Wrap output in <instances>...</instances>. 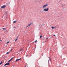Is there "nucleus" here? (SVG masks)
Here are the masks:
<instances>
[{
  "label": "nucleus",
  "instance_id": "obj_1",
  "mask_svg": "<svg viewBox=\"0 0 67 67\" xmlns=\"http://www.w3.org/2000/svg\"><path fill=\"white\" fill-rule=\"evenodd\" d=\"M42 8L43 9H44L45 7H47V6H48V4H46L44 5H42Z\"/></svg>",
  "mask_w": 67,
  "mask_h": 67
},
{
  "label": "nucleus",
  "instance_id": "obj_2",
  "mask_svg": "<svg viewBox=\"0 0 67 67\" xmlns=\"http://www.w3.org/2000/svg\"><path fill=\"white\" fill-rule=\"evenodd\" d=\"M49 10V8H44L43 9L44 11H45V12H46V11H48V10Z\"/></svg>",
  "mask_w": 67,
  "mask_h": 67
},
{
  "label": "nucleus",
  "instance_id": "obj_3",
  "mask_svg": "<svg viewBox=\"0 0 67 67\" xmlns=\"http://www.w3.org/2000/svg\"><path fill=\"white\" fill-rule=\"evenodd\" d=\"M6 7V6L5 5H4L3 6L1 7V8H5Z\"/></svg>",
  "mask_w": 67,
  "mask_h": 67
},
{
  "label": "nucleus",
  "instance_id": "obj_4",
  "mask_svg": "<svg viewBox=\"0 0 67 67\" xmlns=\"http://www.w3.org/2000/svg\"><path fill=\"white\" fill-rule=\"evenodd\" d=\"M13 59V58H12L10 59L9 60V61H8V62H11V60H12V59Z\"/></svg>",
  "mask_w": 67,
  "mask_h": 67
},
{
  "label": "nucleus",
  "instance_id": "obj_5",
  "mask_svg": "<svg viewBox=\"0 0 67 67\" xmlns=\"http://www.w3.org/2000/svg\"><path fill=\"white\" fill-rule=\"evenodd\" d=\"M9 65V63H8L5 64L4 66H7V65Z\"/></svg>",
  "mask_w": 67,
  "mask_h": 67
},
{
  "label": "nucleus",
  "instance_id": "obj_6",
  "mask_svg": "<svg viewBox=\"0 0 67 67\" xmlns=\"http://www.w3.org/2000/svg\"><path fill=\"white\" fill-rule=\"evenodd\" d=\"M32 24V23H30V24L28 25V26H30V25H31V24Z\"/></svg>",
  "mask_w": 67,
  "mask_h": 67
},
{
  "label": "nucleus",
  "instance_id": "obj_7",
  "mask_svg": "<svg viewBox=\"0 0 67 67\" xmlns=\"http://www.w3.org/2000/svg\"><path fill=\"white\" fill-rule=\"evenodd\" d=\"M21 59V58H20V59H17V61H19V60H20Z\"/></svg>",
  "mask_w": 67,
  "mask_h": 67
},
{
  "label": "nucleus",
  "instance_id": "obj_8",
  "mask_svg": "<svg viewBox=\"0 0 67 67\" xmlns=\"http://www.w3.org/2000/svg\"><path fill=\"white\" fill-rule=\"evenodd\" d=\"M10 53V52L9 51V52H7L6 53V54H9V53Z\"/></svg>",
  "mask_w": 67,
  "mask_h": 67
},
{
  "label": "nucleus",
  "instance_id": "obj_9",
  "mask_svg": "<svg viewBox=\"0 0 67 67\" xmlns=\"http://www.w3.org/2000/svg\"><path fill=\"white\" fill-rule=\"evenodd\" d=\"M17 22L16 21H14L13 22V23H16V22Z\"/></svg>",
  "mask_w": 67,
  "mask_h": 67
},
{
  "label": "nucleus",
  "instance_id": "obj_10",
  "mask_svg": "<svg viewBox=\"0 0 67 67\" xmlns=\"http://www.w3.org/2000/svg\"><path fill=\"white\" fill-rule=\"evenodd\" d=\"M51 28H52V29H54V28H55V27H54L53 26H52L51 27Z\"/></svg>",
  "mask_w": 67,
  "mask_h": 67
},
{
  "label": "nucleus",
  "instance_id": "obj_11",
  "mask_svg": "<svg viewBox=\"0 0 67 67\" xmlns=\"http://www.w3.org/2000/svg\"><path fill=\"white\" fill-rule=\"evenodd\" d=\"M42 26V25H41V24H40L39 25V26L41 27V26Z\"/></svg>",
  "mask_w": 67,
  "mask_h": 67
},
{
  "label": "nucleus",
  "instance_id": "obj_12",
  "mask_svg": "<svg viewBox=\"0 0 67 67\" xmlns=\"http://www.w3.org/2000/svg\"><path fill=\"white\" fill-rule=\"evenodd\" d=\"M2 64V61H1V63H0V65H1V64Z\"/></svg>",
  "mask_w": 67,
  "mask_h": 67
},
{
  "label": "nucleus",
  "instance_id": "obj_13",
  "mask_svg": "<svg viewBox=\"0 0 67 67\" xmlns=\"http://www.w3.org/2000/svg\"><path fill=\"white\" fill-rule=\"evenodd\" d=\"M9 43V41L7 42L6 44H8V43Z\"/></svg>",
  "mask_w": 67,
  "mask_h": 67
},
{
  "label": "nucleus",
  "instance_id": "obj_14",
  "mask_svg": "<svg viewBox=\"0 0 67 67\" xmlns=\"http://www.w3.org/2000/svg\"><path fill=\"white\" fill-rule=\"evenodd\" d=\"M48 58H49V60L51 61V58H50L49 57Z\"/></svg>",
  "mask_w": 67,
  "mask_h": 67
},
{
  "label": "nucleus",
  "instance_id": "obj_15",
  "mask_svg": "<svg viewBox=\"0 0 67 67\" xmlns=\"http://www.w3.org/2000/svg\"><path fill=\"white\" fill-rule=\"evenodd\" d=\"M61 6H62V7H64V5H63L62 4L61 5Z\"/></svg>",
  "mask_w": 67,
  "mask_h": 67
},
{
  "label": "nucleus",
  "instance_id": "obj_16",
  "mask_svg": "<svg viewBox=\"0 0 67 67\" xmlns=\"http://www.w3.org/2000/svg\"><path fill=\"white\" fill-rule=\"evenodd\" d=\"M23 50V49H20V51H22Z\"/></svg>",
  "mask_w": 67,
  "mask_h": 67
},
{
  "label": "nucleus",
  "instance_id": "obj_17",
  "mask_svg": "<svg viewBox=\"0 0 67 67\" xmlns=\"http://www.w3.org/2000/svg\"><path fill=\"white\" fill-rule=\"evenodd\" d=\"M3 30H5V29L4 28H3L2 29Z\"/></svg>",
  "mask_w": 67,
  "mask_h": 67
},
{
  "label": "nucleus",
  "instance_id": "obj_18",
  "mask_svg": "<svg viewBox=\"0 0 67 67\" xmlns=\"http://www.w3.org/2000/svg\"><path fill=\"white\" fill-rule=\"evenodd\" d=\"M37 42V40H36V41L35 42V43H36Z\"/></svg>",
  "mask_w": 67,
  "mask_h": 67
},
{
  "label": "nucleus",
  "instance_id": "obj_19",
  "mask_svg": "<svg viewBox=\"0 0 67 67\" xmlns=\"http://www.w3.org/2000/svg\"><path fill=\"white\" fill-rule=\"evenodd\" d=\"M40 38H42V36H40Z\"/></svg>",
  "mask_w": 67,
  "mask_h": 67
},
{
  "label": "nucleus",
  "instance_id": "obj_20",
  "mask_svg": "<svg viewBox=\"0 0 67 67\" xmlns=\"http://www.w3.org/2000/svg\"><path fill=\"white\" fill-rule=\"evenodd\" d=\"M43 43H45L46 42V41H45V42H43Z\"/></svg>",
  "mask_w": 67,
  "mask_h": 67
},
{
  "label": "nucleus",
  "instance_id": "obj_21",
  "mask_svg": "<svg viewBox=\"0 0 67 67\" xmlns=\"http://www.w3.org/2000/svg\"><path fill=\"white\" fill-rule=\"evenodd\" d=\"M13 50V49H12L11 50V51H12Z\"/></svg>",
  "mask_w": 67,
  "mask_h": 67
},
{
  "label": "nucleus",
  "instance_id": "obj_22",
  "mask_svg": "<svg viewBox=\"0 0 67 67\" xmlns=\"http://www.w3.org/2000/svg\"><path fill=\"white\" fill-rule=\"evenodd\" d=\"M17 40V38H16L15 40V41H16Z\"/></svg>",
  "mask_w": 67,
  "mask_h": 67
},
{
  "label": "nucleus",
  "instance_id": "obj_23",
  "mask_svg": "<svg viewBox=\"0 0 67 67\" xmlns=\"http://www.w3.org/2000/svg\"><path fill=\"white\" fill-rule=\"evenodd\" d=\"M27 56H28V55H27L26 56V57H27Z\"/></svg>",
  "mask_w": 67,
  "mask_h": 67
},
{
  "label": "nucleus",
  "instance_id": "obj_24",
  "mask_svg": "<svg viewBox=\"0 0 67 67\" xmlns=\"http://www.w3.org/2000/svg\"><path fill=\"white\" fill-rule=\"evenodd\" d=\"M16 61H17V59H16V61H15V62H16Z\"/></svg>",
  "mask_w": 67,
  "mask_h": 67
},
{
  "label": "nucleus",
  "instance_id": "obj_25",
  "mask_svg": "<svg viewBox=\"0 0 67 67\" xmlns=\"http://www.w3.org/2000/svg\"><path fill=\"white\" fill-rule=\"evenodd\" d=\"M53 36H55V35H53Z\"/></svg>",
  "mask_w": 67,
  "mask_h": 67
},
{
  "label": "nucleus",
  "instance_id": "obj_26",
  "mask_svg": "<svg viewBox=\"0 0 67 67\" xmlns=\"http://www.w3.org/2000/svg\"><path fill=\"white\" fill-rule=\"evenodd\" d=\"M35 2H37V1H35Z\"/></svg>",
  "mask_w": 67,
  "mask_h": 67
},
{
  "label": "nucleus",
  "instance_id": "obj_27",
  "mask_svg": "<svg viewBox=\"0 0 67 67\" xmlns=\"http://www.w3.org/2000/svg\"><path fill=\"white\" fill-rule=\"evenodd\" d=\"M28 27V26H27V27H26V28H27V27Z\"/></svg>",
  "mask_w": 67,
  "mask_h": 67
},
{
  "label": "nucleus",
  "instance_id": "obj_28",
  "mask_svg": "<svg viewBox=\"0 0 67 67\" xmlns=\"http://www.w3.org/2000/svg\"><path fill=\"white\" fill-rule=\"evenodd\" d=\"M47 39H48V38H46V40H47Z\"/></svg>",
  "mask_w": 67,
  "mask_h": 67
},
{
  "label": "nucleus",
  "instance_id": "obj_29",
  "mask_svg": "<svg viewBox=\"0 0 67 67\" xmlns=\"http://www.w3.org/2000/svg\"><path fill=\"white\" fill-rule=\"evenodd\" d=\"M22 51H20L19 52H21Z\"/></svg>",
  "mask_w": 67,
  "mask_h": 67
},
{
  "label": "nucleus",
  "instance_id": "obj_30",
  "mask_svg": "<svg viewBox=\"0 0 67 67\" xmlns=\"http://www.w3.org/2000/svg\"><path fill=\"white\" fill-rule=\"evenodd\" d=\"M49 66L50 67H51V66H50V65H49Z\"/></svg>",
  "mask_w": 67,
  "mask_h": 67
},
{
  "label": "nucleus",
  "instance_id": "obj_31",
  "mask_svg": "<svg viewBox=\"0 0 67 67\" xmlns=\"http://www.w3.org/2000/svg\"><path fill=\"white\" fill-rule=\"evenodd\" d=\"M41 48H42V47H41Z\"/></svg>",
  "mask_w": 67,
  "mask_h": 67
},
{
  "label": "nucleus",
  "instance_id": "obj_32",
  "mask_svg": "<svg viewBox=\"0 0 67 67\" xmlns=\"http://www.w3.org/2000/svg\"><path fill=\"white\" fill-rule=\"evenodd\" d=\"M11 51H10V52H11Z\"/></svg>",
  "mask_w": 67,
  "mask_h": 67
},
{
  "label": "nucleus",
  "instance_id": "obj_33",
  "mask_svg": "<svg viewBox=\"0 0 67 67\" xmlns=\"http://www.w3.org/2000/svg\"><path fill=\"white\" fill-rule=\"evenodd\" d=\"M48 63H49V61H48Z\"/></svg>",
  "mask_w": 67,
  "mask_h": 67
},
{
  "label": "nucleus",
  "instance_id": "obj_34",
  "mask_svg": "<svg viewBox=\"0 0 67 67\" xmlns=\"http://www.w3.org/2000/svg\"><path fill=\"white\" fill-rule=\"evenodd\" d=\"M13 67H14V66H13Z\"/></svg>",
  "mask_w": 67,
  "mask_h": 67
}]
</instances>
